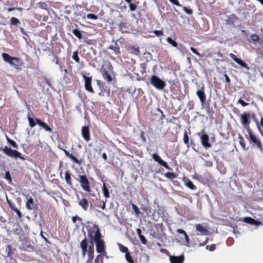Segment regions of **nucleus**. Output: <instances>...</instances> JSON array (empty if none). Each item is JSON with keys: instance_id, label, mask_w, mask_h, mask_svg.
<instances>
[{"instance_id": "nucleus-1", "label": "nucleus", "mask_w": 263, "mask_h": 263, "mask_svg": "<svg viewBox=\"0 0 263 263\" xmlns=\"http://www.w3.org/2000/svg\"><path fill=\"white\" fill-rule=\"evenodd\" d=\"M88 236L92 239L91 241L93 240L95 241L97 252L106 255L105 242L101 239V235L97 225L93 224L91 227H89ZM91 243H92V241Z\"/></svg>"}, {"instance_id": "nucleus-2", "label": "nucleus", "mask_w": 263, "mask_h": 263, "mask_svg": "<svg viewBox=\"0 0 263 263\" xmlns=\"http://www.w3.org/2000/svg\"><path fill=\"white\" fill-rule=\"evenodd\" d=\"M151 84L158 90H163L166 86V83L157 76L153 75L149 79Z\"/></svg>"}, {"instance_id": "nucleus-3", "label": "nucleus", "mask_w": 263, "mask_h": 263, "mask_svg": "<svg viewBox=\"0 0 263 263\" xmlns=\"http://www.w3.org/2000/svg\"><path fill=\"white\" fill-rule=\"evenodd\" d=\"M2 57L5 62L9 63L10 65L15 67L16 68H18L21 61L20 58L11 57L6 53H3L2 54Z\"/></svg>"}, {"instance_id": "nucleus-4", "label": "nucleus", "mask_w": 263, "mask_h": 263, "mask_svg": "<svg viewBox=\"0 0 263 263\" xmlns=\"http://www.w3.org/2000/svg\"><path fill=\"white\" fill-rule=\"evenodd\" d=\"M1 149L6 155L10 157H13L15 159L20 158L22 160H24V157L21 156V153L16 150H13L7 146H5L4 148H1Z\"/></svg>"}, {"instance_id": "nucleus-5", "label": "nucleus", "mask_w": 263, "mask_h": 263, "mask_svg": "<svg viewBox=\"0 0 263 263\" xmlns=\"http://www.w3.org/2000/svg\"><path fill=\"white\" fill-rule=\"evenodd\" d=\"M247 130L249 135L250 140H251V141L254 144H256L257 147L260 150H262L263 148L262 147L261 142L253 134L252 130L250 128L249 126L247 127Z\"/></svg>"}, {"instance_id": "nucleus-6", "label": "nucleus", "mask_w": 263, "mask_h": 263, "mask_svg": "<svg viewBox=\"0 0 263 263\" xmlns=\"http://www.w3.org/2000/svg\"><path fill=\"white\" fill-rule=\"evenodd\" d=\"M80 182L81 183L82 189L86 192H90V185L89 182L87 179L86 176L81 175L80 176Z\"/></svg>"}, {"instance_id": "nucleus-7", "label": "nucleus", "mask_w": 263, "mask_h": 263, "mask_svg": "<svg viewBox=\"0 0 263 263\" xmlns=\"http://www.w3.org/2000/svg\"><path fill=\"white\" fill-rule=\"evenodd\" d=\"M200 140H201L202 145L205 148H209L211 147V145L209 142V137L204 132H202L201 133Z\"/></svg>"}, {"instance_id": "nucleus-8", "label": "nucleus", "mask_w": 263, "mask_h": 263, "mask_svg": "<svg viewBox=\"0 0 263 263\" xmlns=\"http://www.w3.org/2000/svg\"><path fill=\"white\" fill-rule=\"evenodd\" d=\"M82 77L85 80V89L92 93H93V90L91 87V78L88 77L86 76L85 74H83Z\"/></svg>"}, {"instance_id": "nucleus-9", "label": "nucleus", "mask_w": 263, "mask_h": 263, "mask_svg": "<svg viewBox=\"0 0 263 263\" xmlns=\"http://www.w3.org/2000/svg\"><path fill=\"white\" fill-rule=\"evenodd\" d=\"M153 158L156 162H157L159 164L164 166L166 169L170 170V167L168 166L167 163L162 160L158 155L156 154H154L153 155Z\"/></svg>"}, {"instance_id": "nucleus-10", "label": "nucleus", "mask_w": 263, "mask_h": 263, "mask_svg": "<svg viewBox=\"0 0 263 263\" xmlns=\"http://www.w3.org/2000/svg\"><path fill=\"white\" fill-rule=\"evenodd\" d=\"M184 258V255H181L179 256L171 255L170 256V261L171 263H183Z\"/></svg>"}, {"instance_id": "nucleus-11", "label": "nucleus", "mask_w": 263, "mask_h": 263, "mask_svg": "<svg viewBox=\"0 0 263 263\" xmlns=\"http://www.w3.org/2000/svg\"><path fill=\"white\" fill-rule=\"evenodd\" d=\"M82 135L83 138L86 141H88L90 140V132L88 126H84L82 128Z\"/></svg>"}, {"instance_id": "nucleus-12", "label": "nucleus", "mask_w": 263, "mask_h": 263, "mask_svg": "<svg viewBox=\"0 0 263 263\" xmlns=\"http://www.w3.org/2000/svg\"><path fill=\"white\" fill-rule=\"evenodd\" d=\"M196 230L201 235H208V231L203 227L201 224H197L195 226Z\"/></svg>"}, {"instance_id": "nucleus-13", "label": "nucleus", "mask_w": 263, "mask_h": 263, "mask_svg": "<svg viewBox=\"0 0 263 263\" xmlns=\"http://www.w3.org/2000/svg\"><path fill=\"white\" fill-rule=\"evenodd\" d=\"M27 201L26 202V206L28 210H33L36 208V205L35 204L33 201V199L31 197H27Z\"/></svg>"}, {"instance_id": "nucleus-14", "label": "nucleus", "mask_w": 263, "mask_h": 263, "mask_svg": "<svg viewBox=\"0 0 263 263\" xmlns=\"http://www.w3.org/2000/svg\"><path fill=\"white\" fill-rule=\"evenodd\" d=\"M196 93L201 103H204L205 102L206 97L203 90V88H202L200 90H198Z\"/></svg>"}, {"instance_id": "nucleus-15", "label": "nucleus", "mask_w": 263, "mask_h": 263, "mask_svg": "<svg viewBox=\"0 0 263 263\" xmlns=\"http://www.w3.org/2000/svg\"><path fill=\"white\" fill-rule=\"evenodd\" d=\"M176 231L179 234L185 235V237L184 238L186 243H184V245L186 247H189L190 238L186 233L183 230L180 229H177Z\"/></svg>"}, {"instance_id": "nucleus-16", "label": "nucleus", "mask_w": 263, "mask_h": 263, "mask_svg": "<svg viewBox=\"0 0 263 263\" xmlns=\"http://www.w3.org/2000/svg\"><path fill=\"white\" fill-rule=\"evenodd\" d=\"M36 123L42 126L46 131L51 132L52 129L45 122L42 121L39 119H35Z\"/></svg>"}, {"instance_id": "nucleus-17", "label": "nucleus", "mask_w": 263, "mask_h": 263, "mask_svg": "<svg viewBox=\"0 0 263 263\" xmlns=\"http://www.w3.org/2000/svg\"><path fill=\"white\" fill-rule=\"evenodd\" d=\"M243 221H244L247 223H250L251 224L255 225V226H258L260 223V222L256 221V220H254V219L252 218L251 217H245L243 219Z\"/></svg>"}, {"instance_id": "nucleus-18", "label": "nucleus", "mask_w": 263, "mask_h": 263, "mask_svg": "<svg viewBox=\"0 0 263 263\" xmlns=\"http://www.w3.org/2000/svg\"><path fill=\"white\" fill-rule=\"evenodd\" d=\"M79 204L81 206L83 209L86 211L88 208V202L87 199L85 198H82L79 201Z\"/></svg>"}, {"instance_id": "nucleus-19", "label": "nucleus", "mask_w": 263, "mask_h": 263, "mask_svg": "<svg viewBox=\"0 0 263 263\" xmlns=\"http://www.w3.org/2000/svg\"><path fill=\"white\" fill-rule=\"evenodd\" d=\"M80 246L82 249V254L83 256H85L87 252V243L86 238L84 239L80 243Z\"/></svg>"}, {"instance_id": "nucleus-20", "label": "nucleus", "mask_w": 263, "mask_h": 263, "mask_svg": "<svg viewBox=\"0 0 263 263\" xmlns=\"http://www.w3.org/2000/svg\"><path fill=\"white\" fill-rule=\"evenodd\" d=\"M250 116L249 113L244 112L241 115V123L243 125H247L248 123V118Z\"/></svg>"}, {"instance_id": "nucleus-21", "label": "nucleus", "mask_w": 263, "mask_h": 263, "mask_svg": "<svg viewBox=\"0 0 263 263\" xmlns=\"http://www.w3.org/2000/svg\"><path fill=\"white\" fill-rule=\"evenodd\" d=\"M7 201H8V202L9 204L10 205L11 208L16 213L17 216L20 218H21L22 217V213L20 211V210L17 208H16L14 205L12 204L10 202H9L8 201V200H7Z\"/></svg>"}, {"instance_id": "nucleus-22", "label": "nucleus", "mask_w": 263, "mask_h": 263, "mask_svg": "<svg viewBox=\"0 0 263 263\" xmlns=\"http://www.w3.org/2000/svg\"><path fill=\"white\" fill-rule=\"evenodd\" d=\"M65 180H66V183L68 184H69L70 185H72V179H71V176H70V174H69L68 171L65 172Z\"/></svg>"}, {"instance_id": "nucleus-23", "label": "nucleus", "mask_w": 263, "mask_h": 263, "mask_svg": "<svg viewBox=\"0 0 263 263\" xmlns=\"http://www.w3.org/2000/svg\"><path fill=\"white\" fill-rule=\"evenodd\" d=\"M93 251H94V248H93V245L92 244L91 246H90L89 249H88V256L90 259H92L93 258Z\"/></svg>"}, {"instance_id": "nucleus-24", "label": "nucleus", "mask_w": 263, "mask_h": 263, "mask_svg": "<svg viewBox=\"0 0 263 263\" xmlns=\"http://www.w3.org/2000/svg\"><path fill=\"white\" fill-rule=\"evenodd\" d=\"M102 192L104 194V196L106 198H108L109 197V191L107 187L106 186L105 183H103L102 187Z\"/></svg>"}, {"instance_id": "nucleus-25", "label": "nucleus", "mask_w": 263, "mask_h": 263, "mask_svg": "<svg viewBox=\"0 0 263 263\" xmlns=\"http://www.w3.org/2000/svg\"><path fill=\"white\" fill-rule=\"evenodd\" d=\"M102 75L103 78L105 80H106L107 82H110L112 81L111 77L108 73V72L106 70L103 71Z\"/></svg>"}, {"instance_id": "nucleus-26", "label": "nucleus", "mask_w": 263, "mask_h": 263, "mask_svg": "<svg viewBox=\"0 0 263 263\" xmlns=\"http://www.w3.org/2000/svg\"><path fill=\"white\" fill-rule=\"evenodd\" d=\"M108 48L112 50L116 54H119L120 52L119 47L117 44H116V45H110L109 46Z\"/></svg>"}, {"instance_id": "nucleus-27", "label": "nucleus", "mask_w": 263, "mask_h": 263, "mask_svg": "<svg viewBox=\"0 0 263 263\" xmlns=\"http://www.w3.org/2000/svg\"><path fill=\"white\" fill-rule=\"evenodd\" d=\"M118 247H119V250H120L121 252H122V253H125V254H126V252H128V248H127L126 247H125V246H124L122 245V244H121V243H118Z\"/></svg>"}, {"instance_id": "nucleus-28", "label": "nucleus", "mask_w": 263, "mask_h": 263, "mask_svg": "<svg viewBox=\"0 0 263 263\" xmlns=\"http://www.w3.org/2000/svg\"><path fill=\"white\" fill-rule=\"evenodd\" d=\"M185 185L190 189L192 190H196V187L193 184V182L190 180H187L185 182Z\"/></svg>"}, {"instance_id": "nucleus-29", "label": "nucleus", "mask_w": 263, "mask_h": 263, "mask_svg": "<svg viewBox=\"0 0 263 263\" xmlns=\"http://www.w3.org/2000/svg\"><path fill=\"white\" fill-rule=\"evenodd\" d=\"M236 63L239 65L240 66L246 68L247 70L249 69V67H248V65L241 60L238 59Z\"/></svg>"}, {"instance_id": "nucleus-30", "label": "nucleus", "mask_w": 263, "mask_h": 263, "mask_svg": "<svg viewBox=\"0 0 263 263\" xmlns=\"http://www.w3.org/2000/svg\"><path fill=\"white\" fill-rule=\"evenodd\" d=\"M168 43L172 45L173 47H177L178 44L176 42L174 41L171 37H168L166 39Z\"/></svg>"}, {"instance_id": "nucleus-31", "label": "nucleus", "mask_w": 263, "mask_h": 263, "mask_svg": "<svg viewBox=\"0 0 263 263\" xmlns=\"http://www.w3.org/2000/svg\"><path fill=\"white\" fill-rule=\"evenodd\" d=\"M239 144L241 145L242 148L244 150L246 149L245 141L244 139L241 137L240 135H239Z\"/></svg>"}, {"instance_id": "nucleus-32", "label": "nucleus", "mask_w": 263, "mask_h": 263, "mask_svg": "<svg viewBox=\"0 0 263 263\" xmlns=\"http://www.w3.org/2000/svg\"><path fill=\"white\" fill-rule=\"evenodd\" d=\"M10 23L12 25L17 26L20 23L19 20L16 17H12L10 19Z\"/></svg>"}, {"instance_id": "nucleus-33", "label": "nucleus", "mask_w": 263, "mask_h": 263, "mask_svg": "<svg viewBox=\"0 0 263 263\" xmlns=\"http://www.w3.org/2000/svg\"><path fill=\"white\" fill-rule=\"evenodd\" d=\"M72 33L78 39H81L82 38V35L80 30L78 29H73L72 31Z\"/></svg>"}, {"instance_id": "nucleus-34", "label": "nucleus", "mask_w": 263, "mask_h": 263, "mask_svg": "<svg viewBox=\"0 0 263 263\" xmlns=\"http://www.w3.org/2000/svg\"><path fill=\"white\" fill-rule=\"evenodd\" d=\"M129 52L132 54L137 55L139 53V50L138 48L130 47L129 48Z\"/></svg>"}, {"instance_id": "nucleus-35", "label": "nucleus", "mask_w": 263, "mask_h": 263, "mask_svg": "<svg viewBox=\"0 0 263 263\" xmlns=\"http://www.w3.org/2000/svg\"><path fill=\"white\" fill-rule=\"evenodd\" d=\"M7 140L8 142V143L12 145L13 147L15 148H18V145L14 141L8 138V137H7Z\"/></svg>"}, {"instance_id": "nucleus-36", "label": "nucleus", "mask_w": 263, "mask_h": 263, "mask_svg": "<svg viewBox=\"0 0 263 263\" xmlns=\"http://www.w3.org/2000/svg\"><path fill=\"white\" fill-rule=\"evenodd\" d=\"M27 117L30 127H33L35 126L36 125V123L35 122L34 119L30 117L29 115L27 116Z\"/></svg>"}, {"instance_id": "nucleus-37", "label": "nucleus", "mask_w": 263, "mask_h": 263, "mask_svg": "<svg viewBox=\"0 0 263 263\" xmlns=\"http://www.w3.org/2000/svg\"><path fill=\"white\" fill-rule=\"evenodd\" d=\"M125 258L128 262L134 263L133 260L130 256L129 252H126V254H125Z\"/></svg>"}, {"instance_id": "nucleus-38", "label": "nucleus", "mask_w": 263, "mask_h": 263, "mask_svg": "<svg viewBox=\"0 0 263 263\" xmlns=\"http://www.w3.org/2000/svg\"><path fill=\"white\" fill-rule=\"evenodd\" d=\"M165 176L166 177H167V178L171 179L176 178V175H175V174L173 173H172V172H167V173H165Z\"/></svg>"}, {"instance_id": "nucleus-39", "label": "nucleus", "mask_w": 263, "mask_h": 263, "mask_svg": "<svg viewBox=\"0 0 263 263\" xmlns=\"http://www.w3.org/2000/svg\"><path fill=\"white\" fill-rule=\"evenodd\" d=\"M183 142L185 144H188L189 142V138L187 135V132L185 131L183 136Z\"/></svg>"}, {"instance_id": "nucleus-40", "label": "nucleus", "mask_w": 263, "mask_h": 263, "mask_svg": "<svg viewBox=\"0 0 263 263\" xmlns=\"http://www.w3.org/2000/svg\"><path fill=\"white\" fill-rule=\"evenodd\" d=\"M72 59L76 62H79L80 59L78 56V51H74L73 52L72 55Z\"/></svg>"}, {"instance_id": "nucleus-41", "label": "nucleus", "mask_w": 263, "mask_h": 263, "mask_svg": "<svg viewBox=\"0 0 263 263\" xmlns=\"http://www.w3.org/2000/svg\"><path fill=\"white\" fill-rule=\"evenodd\" d=\"M68 158H70L71 160H72L74 162H76L77 164L81 163L80 161L78 160V159L71 154H70V155L69 156Z\"/></svg>"}, {"instance_id": "nucleus-42", "label": "nucleus", "mask_w": 263, "mask_h": 263, "mask_svg": "<svg viewBox=\"0 0 263 263\" xmlns=\"http://www.w3.org/2000/svg\"><path fill=\"white\" fill-rule=\"evenodd\" d=\"M101 260V263H103V255H98L97 257L96 258L95 261V263H98L99 260Z\"/></svg>"}, {"instance_id": "nucleus-43", "label": "nucleus", "mask_w": 263, "mask_h": 263, "mask_svg": "<svg viewBox=\"0 0 263 263\" xmlns=\"http://www.w3.org/2000/svg\"><path fill=\"white\" fill-rule=\"evenodd\" d=\"M132 208H133V210L134 211V212L136 214V215H138L140 214V211H139L138 207L135 204H134L133 203L132 204Z\"/></svg>"}, {"instance_id": "nucleus-44", "label": "nucleus", "mask_w": 263, "mask_h": 263, "mask_svg": "<svg viewBox=\"0 0 263 263\" xmlns=\"http://www.w3.org/2000/svg\"><path fill=\"white\" fill-rule=\"evenodd\" d=\"M87 18H88V19H92V20H97L98 18V16L94 14H91V13H89L88 14H87Z\"/></svg>"}, {"instance_id": "nucleus-45", "label": "nucleus", "mask_w": 263, "mask_h": 263, "mask_svg": "<svg viewBox=\"0 0 263 263\" xmlns=\"http://www.w3.org/2000/svg\"><path fill=\"white\" fill-rule=\"evenodd\" d=\"M5 178L6 180H8L9 182H12V178L9 171L6 172Z\"/></svg>"}, {"instance_id": "nucleus-46", "label": "nucleus", "mask_w": 263, "mask_h": 263, "mask_svg": "<svg viewBox=\"0 0 263 263\" xmlns=\"http://www.w3.org/2000/svg\"><path fill=\"white\" fill-rule=\"evenodd\" d=\"M142 210L146 213L147 215H149L151 213V208L149 206H144L142 208Z\"/></svg>"}, {"instance_id": "nucleus-47", "label": "nucleus", "mask_w": 263, "mask_h": 263, "mask_svg": "<svg viewBox=\"0 0 263 263\" xmlns=\"http://www.w3.org/2000/svg\"><path fill=\"white\" fill-rule=\"evenodd\" d=\"M251 39L253 42L258 41L259 40V37L258 35L256 34H253L251 36Z\"/></svg>"}, {"instance_id": "nucleus-48", "label": "nucleus", "mask_w": 263, "mask_h": 263, "mask_svg": "<svg viewBox=\"0 0 263 263\" xmlns=\"http://www.w3.org/2000/svg\"><path fill=\"white\" fill-rule=\"evenodd\" d=\"M128 4H129V7L130 11H134L136 9L137 6L135 4L132 3L131 2H130V3Z\"/></svg>"}, {"instance_id": "nucleus-49", "label": "nucleus", "mask_w": 263, "mask_h": 263, "mask_svg": "<svg viewBox=\"0 0 263 263\" xmlns=\"http://www.w3.org/2000/svg\"><path fill=\"white\" fill-rule=\"evenodd\" d=\"M154 33L157 36H161V35H163V32L162 30H155V31H154Z\"/></svg>"}, {"instance_id": "nucleus-50", "label": "nucleus", "mask_w": 263, "mask_h": 263, "mask_svg": "<svg viewBox=\"0 0 263 263\" xmlns=\"http://www.w3.org/2000/svg\"><path fill=\"white\" fill-rule=\"evenodd\" d=\"M190 49H191V51H192L194 53H195V54H196V55H198V57H202V55H201V54H200V53H199L197 51V50H196L195 48H194V47H191L190 48Z\"/></svg>"}, {"instance_id": "nucleus-51", "label": "nucleus", "mask_w": 263, "mask_h": 263, "mask_svg": "<svg viewBox=\"0 0 263 263\" xmlns=\"http://www.w3.org/2000/svg\"><path fill=\"white\" fill-rule=\"evenodd\" d=\"M206 249L210 250V251H213L215 249V245H212L210 246H207L206 247Z\"/></svg>"}, {"instance_id": "nucleus-52", "label": "nucleus", "mask_w": 263, "mask_h": 263, "mask_svg": "<svg viewBox=\"0 0 263 263\" xmlns=\"http://www.w3.org/2000/svg\"><path fill=\"white\" fill-rule=\"evenodd\" d=\"M183 10L188 14H191L192 13V10L191 9H188L185 7H183Z\"/></svg>"}, {"instance_id": "nucleus-53", "label": "nucleus", "mask_w": 263, "mask_h": 263, "mask_svg": "<svg viewBox=\"0 0 263 263\" xmlns=\"http://www.w3.org/2000/svg\"><path fill=\"white\" fill-rule=\"evenodd\" d=\"M139 238L142 243H143V244L146 243V242H147L146 239L145 238V237L143 235L140 236Z\"/></svg>"}, {"instance_id": "nucleus-54", "label": "nucleus", "mask_w": 263, "mask_h": 263, "mask_svg": "<svg viewBox=\"0 0 263 263\" xmlns=\"http://www.w3.org/2000/svg\"><path fill=\"white\" fill-rule=\"evenodd\" d=\"M229 56L231 58H232L235 62L237 61V60L239 59H238L235 54H234L232 53H231L229 54Z\"/></svg>"}, {"instance_id": "nucleus-55", "label": "nucleus", "mask_w": 263, "mask_h": 263, "mask_svg": "<svg viewBox=\"0 0 263 263\" xmlns=\"http://www.w3.org/2000/svg\"><path fill=\"white\" fill-rule=\"evenodd\" d=\"M238 103H240L242 106H246L248 105V103L245 102L241 99H239Z\"/></svg>"}, {"instance_id": "nucleus-56", "label": "nucleus", "mask_w": 263, "mask_h": 263, "mask_svg": "<svg viewBox=\"0 0 263 263\" xmlns=\"http://www.w3.org/2000/svg\"><path fill=\"white\" fill-rule=\"evenodd\" d=\"M169 1H170L171 3H172V4H174V5H176V6H181V5H180V4L179 3V2H178V0H169Z\"/></svg>"}, {"instance_id": "nucleus-57", "label": "nucleus", "mask_w": 263, "mask_h": 263, "mask_svg": "<svg viewBox=\"0 0 263 263\" xmlns=\"http://www.w3.org/2000/svg\"><path fill=\"white\" fill-rule=\"evenodd\" d=\"M77 219H78L79 220H82L81 218L78 217V216H73L72 218V220L73 223H76Z\"/></svg>"}, {"instance_id": "nucleus-58", "label": "nucleus", "mask_w": 263, "mask_h": 263, "mask_svg": "<svg viewBox=\"0 0 263 263\" xmlns=\"http://www.w3.org/2000/svg\"><path fill=\"white\" fill-rule=\"evenodd\" d=\"M224 77H225V79H226V81L228 83H230V82H231V80L229 78V77H228V76L226 74H224Z\"/></svg>"}, {"instance_id": "nucleus-59", "label": "nucleus", "mask_w": 263, "mask_h": 263, "mask_svg": "<svg viewBox=\"0 0 263 263\" xmlns=\"http://www.w3.org/2000/svg\"><path fill=\"white\" fill-rule=\"evenodd\" d=\"M136 231L139 237H140V236L142 235L141 234L142 231L140 229H137Z\"/></svg>"}, {"instance_id": "nucleus-60", "label": "nucleus", "mask_w": 263, "mask_h": 263, "mask_svg": "<svg viewBox=\"0 0 263 263\" xmlns=\"http://www.w3.org/2000/svg\"><path fill=\"white\" fill-rule=\"evenodd\" d=\"M41 8H42V9H46V7H47V5L45 3H41Z\"/></svg>"}, {"instance_id": "nucleus-61", "label": "nucleus", "mask_w": 263, "mask_h": 263, "mask_svg": "<svg viewBox=\"0 0 263 263\" xmlns=\"http://www.w3.org/2000/svg\"><path fill=\"white\" fill-rule=\"evenodd\" d=\"M62 150L64 152L66 156L68 157L70 155V154L67 151H66V149H62Z\"/></svg>"}, {"instance_id": "nucleus-62", "label": "nucleus", "mask_w": 263, "mask_h": 263, "mask_svg": "<svg viewBox=\"0 0 263 263\" xmlns=\"http://www.w3.org/2000/svg\"><path fill=\"white\" fill-rule=\"evenodd\" d=\"M257 127H258V130H259L261 136L263 137V131H262L260 129V127L259 125V124H258V123L257 122Z\"/></svg>"}, {"instance_id": "nucleus-63", "label": "nucleus", "mask_w": 263, "mask_h": 263, "mask_svg": "<svg viewBox=\"0 0 263 263\" xmlns=\"http://www.w3.org/2000/svg\"><path fill=\"white\" fill-rule=\"evenodd\" d=\"M97 84L100 86L101 88H103V86H102V82L100 80H97Z\"/></svg>"}, {"instance_id": "nucleus-64", "label": "nucleus", "mask_w": 263, "mask_h": 263, "mask_svg": "<svg viewBox=\"0 0 263 263\" xmlns=\"http://www.w3.org/2000/svg\"><path fill=\"white\" fill-rule=\"evenodd\" d=\"M102 158H103L104 160H106L107 159V155L106 154L104 153L103 154H102Z\"/></svg>"}]
</instances>
